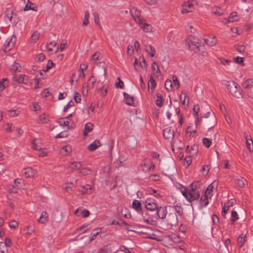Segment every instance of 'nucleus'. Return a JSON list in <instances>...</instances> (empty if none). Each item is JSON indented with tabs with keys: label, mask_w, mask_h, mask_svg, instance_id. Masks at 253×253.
Here are the masks:
<instances>
[{
	"label": "nucleus",
	"mask_w": 253,
	"mask_h": 253,
	"mask_svg": "<svg viewBox=\"0 0 253 253\" xmlns=\"http://www.w3.org/2000/svg\"><path fill=\"white\" fill-rule=\"evenodd\" d=\"M214 182L210 184L207 187V188L205 192V194L207 196H209L210 198H211L213 195L212 192H213V190L214 189Z\"/></svg>",
	"instance_id": "7c9ffc66"
},
{
	"label": "nucleus",
	"mask_w": 253,
	"mask_h": 253,
	"mask_svg": "<svg viewBox=\"0 0 253 253\" xmlns=\"http://www.w3.org/2000/svg\"><path fill=\"white\" fill-rule=\"evenodd\" d=\"M152 69L153 71L154 76L159 77L161 75V71L159 68L158 64L156 62H154L152 65Z\"/></svg>",
	"instance_id": "b1692460"
},
{
	"label": "nucleus",
	"mask_w": 253,
	"mask_h": 253,
	"mask_svg": "<svg viewBox=\"0 0 253 253\" xmlns=\"http://www.w3.org/2000/svg\"><path fill=\"white\" fill-rule=\"evenodd\" d=\"M88 81L90 83V84H89L88 86H87V87L93 88L94 86L95 83L96 82V79L95 77L93 75H92L89 79Z\"/></svg>",
	"instance_id": "a19ab883"
},
{
	"label": "nucleus",
	"mask_w": 253,
	"mask_h": 253,
	"mask_svg": "<svg viewBox=\"0 0 253 253\" xmlns=\"http://www.w3.org/2000/svg\"><path fill=\"white\" fill-rule=\"evenodd\" d=\"M213 13L217 15L220 16L222 14V10L220 7H216L213 9Z\"/></svg>",
	"instance_id": "4d7b16f0"
},
{
	"label": "nucleus",
	"mask_w": 253,
	"mask_h": 253,
	"mask_svg": "<svg viewBox=\"0 0 253 253\" xmlns=\"http://www.w3.org/2000/svg\"><path fill=\"white\" fill-rule=\"evenodd\" d=\"M196 3H197L196 0H188L184 1L181 6V13L186 14L192 12L194 9V5Z\"/></svg>",
	"instance_id": "20e7f679"
},
{
	"label": "nucleus",
	"mask_w": 253,
	"mask_h": 253,
	"mask_svg": "<svg viewBox=\"0 0 253 253\" xmlns=\"http://www.w3.org/2000/svg\"><path fill=\"white\" fill-rule=\"evenodd\" d=\"M65 119L62 118L60 119L58 123L59 124L60 126H67L68 129L70 128L69 126V122L68 120H65Z\"/></svg>",
	"instance_id": "58836bf2"
},
{
	"label": "nucleus",
	"mask_w": 253,
	"mask_h": 253,
	"mask_svg": "<svg viewBox=\"0 0 253 253\" xmlns=\"http://www.w3.org/2000/svg\"><path fill=\"white\" fill-rule=\"evenodd\" d=\"M247 182L246 179L241 177L237 179V185L240 187H244L247 184Z\"/></svg>",
	"instance_id": "e433bc0d"
},
{
	"label": "nucleus",
	"mask_w": 253,
	"mask_h": 253,
	"mask_svg": "<svg viewBox=\"0 0 253 253\" xmlns=\"http://www.w3.org/2000/svg\"><path fill=\"white\" fill-rule=\"evenodd\" d=\"M185 151L188 155L194 156L196 155L198 152V146L195 144H194L190 147L189 145H187Z\"/></svg>",
	"instance_id": "f3484780"
},
{
	"label": "nucleus",
	"mask_w": 253,
	"mask_h": 253,
	"mask_svg": "<svg viewBox=\"0 0 253 253\" xmlns=\"http://www.w3.org/2000/svg\"><path fill=\"white\" fill-rule=\"evenodd\" d=\"M94 125L91 123H87L84 125V131L83 135L85 136H87L88 133L91 131L93 129Z\"/></svg>",
	"instance_id": "5701e85b"
},
{
	"label": "nucleus",
	"mask_w": 253,
	"mask_h": 253,
	"mask_svg": "<svg viewBox=\"0 0 253 253\" xmlns=\"http://www.w3.org/2000/svg\"><path fill=\"white\" fill-rule=\"evenodd\" d=\"M54 65V64L51 61V60H49L48 61V63L47 64L46 69L43 70L44 72L48 71L50 69H51L53 66Z\"/></svg>",
	"instance_id": "680f3d73"
},
{
	"label": "nucleus",
	"mask_w": 253,
	"mask_h": 253,
	"mask_svg": "<svg viewBox=\"0 0 253 253\" xmlns=\"http://www.w3.org/2000/svg\"><path fill=\"white\" fill-rule=\"evenodd\" d=\"M203 118V122L206 126L209 128V130L214 127L216 125V118L214 113L208 112L205 114Z\"/></svg>",
	"instance_id": "7ed1b4c3"
},
{
	"label": "nucleus",
	"mask_w": 253,
	"mask_h": 253,
	"mask_svg": "<svg viewBox=\"0 0 253 253\" xmlns=\"http://www.w3.org/2000/svg\"><path fill=\"white\" fill-rule=\"evenodd\" d=\"M164 99L163 98V97L162 95L160 93H157L156 94L155 96V103L156 105L159 107H161L163 106L164 102Z\"/></svg>",
	"instance_id": "412c9836"
},
{
	"label": "nucleus",
	"mask_w": 253,
	"mask_h": 253,
	"mask_svg": "<svg viewBox=\"0 0 253 253\" xmlns=\"http://www.w3.org/2000/svg\"><path fill=\"white\" fill-rule=\"evenodd\" d=\"M74 214L78 216L82 215L83 217L85 218L89 215L90 212L87 210H82V208H79L74 211Z\"/></svg>",
	"instance_id": "4468645a"
},
{
	"label": "nucleus",
	"mask_w": 253,
	"mask_h": 253,
	"mask_svg": "<svg viewBox=\"0 0 253 253\" xmlns=\"http://www.w3.org/2000/svg\"><path fill=\"white\" fill-rule=\"evenodd\" d=\"M48 220V214L45 211L42 212L41 215L38 219V222L40 223H44Z\"/></svg>",
	"instance_id": "473e14b6"
},
{
	"label": "nucleus",
	"mask_w": 253,
	"mask_h": 253,
	"mask_svg": "<svg viewBox=\"0 0 253 253\" xmlns=\"http://www.w3.org/2000/svg\"><path fill=\"white\" fill-rule=\"evenodd\" d=\"M171 239L174 243H180L181 241L180 237L175 234L171 235Z\"/></svg>",
	"instance_id": "052dcab7"
},
{
	"label": "nucleus",
	"mask_w": 253,
	"mask_h": 253,
	"mask_svg": "<svg viewBox=\"0 0 253 253\" xmlns=\"http://www.w3.org/2000/svg\"><path fill=\"white\" fill-rule=\"evenodd\" d=\"M232 62L230 60L226 59L223 58H220L218 59V63L222 64L223 65H229Z\"/></svg>",
	"instance_id": "c03bdc74"
},
{
	"label": "nucleus",
	"mask_w": 253,
	"mask_h": 253,
	"mask_svg": "<svg viewBox=\"0 0 253 253\" xmlns=\"http://www.w3.org/2000/svg\"><path fill=\"white\" fill-rule=\"evenodd\" d=\"M13 79L20 84H27L29 82V77L23 74L17 76L16 74H13Z\"/></svg>",
	"instance_id": "1a4fd4ad"
},
{
	"label": "nucleus",
	"mask_w": 253,
	"mask_h": 253,
	"mask_svg": "<svg viewBox=\"0 0 253 253\" xmlns=\"http://www.w3.org/2000/svg\"><path fill=\"white\" fill-rule=\"evenodd\" d=\"M37 140L36 139H34L33 141H32V148L33 149V150H38L39 149H41V145H39V143H36Z\"/></svg>",
	"instance_id": "3c124183"
},
{
	"label": "nucleus",
	"mask_w": 253,
	"mask_h": 253,
	"mask_svg": "<svg viewBox=\"0 0 253 253\" xmlns=\"http://www.w3.org/2000/svg\"><path fill=\"white\" fill-rule=\"evenodd\" d=\"M16 36H15L14 35H13L12 36V37L10 38V39L7 40L4 43V50L5 51V50L6 49V48H12L13 46H14V45H15V43L16 42Z\"/></svg>",
	"instance_id": "dca6fc26"
},
{
	"label": "nucleus",
	"mask_w": 253,
	"mask_h": 253,
	"mask_svg": "<svg viewBox=\"0 0 253 253\" xmlns=\"http://www.w3.org/2000/svg\"><path fill=\"white\" fill-rule=\"evenodd\" d=\"M101 145L100 140L96 139L88 146L87 148L90 151H93L101 146Z\"/></svg>",
	"instance_id": "aec40b11"
},
{
	"label": "nucleus",
	"mask_w": 253,
	"mask_h": 253,
	"mask_svg": "<svg viewBox=\"0 0 253 253\" xmlns=\"http://www.w3.org/2000/svg\"><path fill=\"white\" fill-rule=\"evenodd\" d=\"M246 253H253V243L248 247Z\"/></svg>",
	"instance_id": "774afa93"
},
{
	"label": "nucleus",
	"mask_w": 253,
	"mask_h": 253,
	"mask_svg": "<svg viewBox=\"0 0 253 253\" xmlns=\"http://www.w3.org/2000/svg\"><path fill=\"white\" fill-rule=\"evenodd\" d=\"M114 246L112 244H109L100 248L97 253H109L112 251Z\"/></svg>",
	"instance_id": "6ab92c4d"
},
{
	"label": "nucleus",
	"mask_w": 253,
	"mask_h": 253,
	"mask_svg": "<svg viewBox=\"0 0 253 253\" xmlns=\"http://www.w3.org/2000/svg\"><path fill=\"white\" fill-rule=\"evenodd\" d=\"M74 99L76 102L80 103L81 101V95L79 93L76 92L74 94Z\"/></svg>",
	"instance_id": "69168bd1"
},
{
	"label": "nucleus",
	"mask_w": 253,
	"mask_h": 253,
	"mask_svg": "<svg viewBox=\"0 0 253 253\" xmlns=\"http://www.w3.org/2000/svg\"><path fill=\"white\" fill-rule=\"evenodd\" d=\"M101 231V228H98L96 229H95L93 230V231L90 234V236L89 237V240L90 241H92L94 240L96 236L99 235V234Z\"/></svg>",
	"instance_id": "72a5a7b5"
},
{
	"label": "nucleus",
	"mask_w": 253,
	"mask_h": 253,
	"mask_svg": "<svg viewBox=\"0 0 253 253\" xmlns=\"http://www.w3.org/2000/svg\"><path fill=\"white\" fill-rule=\"evenodd\" d=\"M182 187L181 192L185 198V199L189 202L194 201L197 199H198L200 197V192H196L195 191H191L185 187L180 185Z\"/></svg>",
	"instance_id": "f03ea898"
},
{
	"label": "nucleus",
	"mask_w": 253,
	"mask_h": 253,
	"mask_svg": "<svg viewBox=\"0 0 253 253\" xmlns=\"http://www.w3.org/2000/svg\"><path fill=\"white\" fill-rule=\"evenodd\" d=\"M124 98L126 103L129 105L132 106L134 105V97L130 96L126 92H124Z\"/></svg>",
	"instance_id": "bb28decb"
},
{
	"label": "nucleus",
	"mask_w": 253,
	"mask_h": 253,
	"mask_svg": "<svg viewBox=\"0 0 253 253\" xmlns=\"http://www.w3.org/2000/svg\"><path fill=\"white\" fill-rule=\"evenodd\" d=\"M39 118L42 123H46L48 121V118L46 116L45 114H41Z\"/></svg>",
	"instance_id": "8fccbe9b"
},
{
	"label": "nucleus",
	"mask_w": 253,
	"mask_h": 253,
	"mask_svg": "<svg viewBox=\"0 0 253 253\" xmlns=\"http://www.w3.org/2000/svg\"><path fill=\"white\" fill-rule=\"evenodd\" d=\"M201 185H202V183L200 181H194L192 183H191L190 185V186L196 187V188H197L199 190V189L201 188Z\"/></svg>",
	"instance_id": "6e6d98bb"
},
{
	"label": "nucleus",
	"mask_w": 253,
	"mask_h": 253,
	"mask_svg": "<svg viewBox=\"0 0 253 253\" xmlns=\"http://www.w3.org/2000/svg\"><path fill=\"white\" fill-rule=\"evenodd\" d=\"M187 97V96L186 93L184 91H182L181 94L180 95V99L183 105L185 104V101Z\"/></svg>",
	"instance_id": "13d9d810"
},
{
	"label": "nucleus",
	"mask_w": 253,
	"mask_h": 253,
	"mask_svg": "<svg viewBox=\"0 0 253 253\" xmlns=\"http://www.w3.org/2000/svg\"><path fill=\"white\" fill-rule=\"evenodd\" d=\"M157 210V214L158 216L161 219H165L167 214V209L166 206L158 207Z\"/></svg>",
	"instance_id": "9b49d317"
},
{
	"label": "nucleus",
	"mask_w": 253,
	"mask_h": 253,
	"mask_svg": "<svg viewBox=\"0 0 253 253\" xmlns=\"http://www.w3.org/2000/svg\"><path fill=\"white\" fill-rule=\"evenodd\" d=\"M82 163L80 162H74L70 164L69 168L72 172L79 169L82 167Z\"/></svg>",
	"instance_id": "393cba45"
},
{
	"label": "nucleus",
	"mask_w": 253,
	"mask_h": 253,
	"mask_svg": "<svg viewBox=\"0 0 253 253\" xmlns=\"http://www.w3.org/2000/svg\"><path fill=\"white\" fill-rule=\"evenodd\" d=\"M20 68V66L19 63L15 62L12 66L11 69L15 72H20V70L19 69Z\"/></svg>",
	"instance_id": "5fc2aeb1"
},
{
	"label": "nucleus",
	"mask_w": 253,
	"mask_h": 253,
	"mask_svg": "<svg viewBox=\"0 0 253 253\" xmlns=\"http://www.w3.org/2000/svg\"><path fill=\"white\" fill-rule=\"evenodd\" d=\"M132 207L137 212H143L142 207H141V203L138 200H134L132 204Z\"/></svg>",
	"instance_id": "a878e982"
},
{
	"label": "nucleus",
	"mask_w": 253,
	"mask_h": 253,
	"mask_svg": "<svg viewBox=\"0 0 253 253\" xmlns=\"http://www.w3.org/2000/svg\"><path fill=\"white\" fill-rule=\"evenodd\" d=\"M246 240V235L243 234H241L237 239V244L239 248L242 247Z\"/></svg>",
	"instance_id": "cd10ccee"
},
{
	"label": "nucleus",
	"mask_w": 253,
	"mask_h": 253,
	"mask_svg": "<svg viewBox=\"0 0 253 253\" xmlns=\"http://www.w3.org/2000/svg\"><path fill=\"white\" fill-rule=\"evenodd\" d=\"M90 16L89 12L88 11H85L84 13V16L83 22V26H87L89 23L88 19Z\"/></svg>",
	"instance_id": "4c0bfd02"
},
{
	"label": "nucleus",
	"mask_w": 253,
	"mask_h": 253,
	"mask_svg": "<svg viewBox=\"0 0 253 253\" xmlns=\"http://www.w3.org/2000/svg\"><path fill=\"white\" fill-rule=\"evenodd\" d=\"M209 196L206 195H204V196H202L200 199V203L202 207H206L209 204L208 199L209 198Z\"/></svg>",
	"instance_id": "f704fd0d"
},
{
	"label": "nucleus",
	"mask_w": 253,
	"mask_h": 253,
	"mask_svg": "<svg viewBox=\"0 0 253 253\" xmlns=\"http://www.w3.org/2000/svg\"><path fill=\"white\" fill-rule=\"evenodd\" d=\"M242 86L243 88L248 89L249 90L253 88V81L252 79H249L243 83Z\"/></svg>",
	"instance_id": "4be33fe9"
},
{
	"label": "nucleus",
	"mask_w": 253,
	"mask_h": 253,
	"mask_svg": "<svg viewBox=\"0 0 253 253\" xmlns=\"http://www.w3.org/2000/svg\"><path fill=\"white\" fill-rule=\"evenodd\" d=\"M145 207L148 211H154L158 209V205L155 200L147 199L145 201Z\"/></svg>",
	"instance_id": "0eeeda50"
},
{
	"label": "nucleus",
	"mask_w": 253,
	"mask_h": 253,
	"mask_svg": "<svg viewBox=\"0 0 253 253\" xmlns=\"http://www.w3.org/2000/svg\"><path fill=\"white\" fill-rule=\"evenodd\" d=\"M118 80H119V82L116 84V87L121 89L123 88L124 86V82L121 80L120 77L118 78Z\"/></svg>",
	"instance_id": "e2e57ef3"
},
{
	"label": "nucleus",
	"mask_w": 253,
	"mask_h": 253,
	"mask_svg": "<svg viewBox=\"0 0 253 253\" xmlns=\"http://www.w3.org/2000/svg\"><path fill=\"white\" fill-rule=\"evenodd\" d=\"M244 136L246 139L247 147L250 152H253V141L251 135L245 133Z\"/></svg>",
	"instance_id": "ddd939ff"
},
{
	"label": "nucleus",
	"mask_w": 253,
	"mask_h": 253,
	"mask_svg": "<svg viewBox=\"0 0 253 253\" xmlns=\"http://www.w3.org/2000/svg\"><path fill=\"white\" fill-rule=\"evenodd\" d=\"M56 45V43L54 41L51 42L48 44L46 45V48L49 51H52L53 48L52 47H55Z\"/></svg>",
	"instance_id": "603ef678"
},
{
	"label": "nucleus",
	"mask_w": 253,
	"mask_h": 253,
	"mask_svg": "<svg viewBox=\"0 0 253 253\" xmlns=\"http://www.w3.org/2000/svg\"><path fill=\"white\" fill-rule=\"evenodd\" d=\"M38 151L39 152L38 154L40 157H43L46 156L47 152L45 149L41 148V149H39Z\"/></svg>",
	"instance_id": "0e129e2a"
},
{
	"label": "nucleus",
	"mask_w": 253,
	"mask_h": 253,
	"mask_svg": "<svg viewBox=\"0 0 253 253\" xmlns=\"http://www.w3.org/2000/svg\"><path fill=\"white\" fill-rule=\"evenodd\" d=\"M23 171V175L26 178L32 177L35 174V171L31 167L25 168Z\"/></svg>",
	"instance_id": "a211bd4d"
},
{
	"label": "nucleus",
	"mask_w": 253,
	"mask_h": 253,
	"mask_svg": "<svg viewBox=\"0 0 253 253\" xmlns=\"http://www.w3.org/2000/svg\"><path fill=\"white\" fill-rule=\"evenodd\" d=\"M239 219V216L237 212L236 211H233L231 212V217L230 218V222L232 225H234L236 221Z\"/></svg>",
	"instance_id": "c9c22d12"
},
{
	"label": "nucleus",
	"mask_w": 253,
	"mask_h": 253,
	"mask_svg": "<svg viewBox=\"0 0 253 253\" xmlns=\"http://www.w3.org/2000/svg\"><path fill=\"white\" fill-rule=\"evenodd\" d=\"M204 42L208 46H213L217 42V40L215 36H210L204 39Z\"/></svg>",
	"instance_id": "f8f14e48"
},
{
	"label": "nucleus",
	"mask_w": 253,
	"mask_h": 253,
	"mask_svg": "<svg viewBox=\"0 0 253 253\" xmlns=\"http://www.w3.org/2000/svg\"><path fill=\"white\" fill-rule=\"evenodd\" d=\"M165 87L167 90H171L172 87V83L170 80H167L165 82Z\"/></svg>",
	"instance_id": "de8ad7c7"
},
{
	"label": "nucleus",
	"mask_w": 253,
	"mask_h": 253,
	"mask_svg": "<svg viewBox=\"0 0 253 253\" xmlns=\"http://www.w3.org/2000/svg\"><path fill=\"white\" fill-rule=\"evenodd\" d=\"M202 142L204 145L207 148H210L211 144V139L204 137L202 139Z\"/></svg>",
	"instance_id": "79ce46f5"
},
{
	"label": "nucleus",
	"mask_w": 253,
	"mask_h": 253,
	"mask_svg": "<svg viewBox=\"0 0 253 253\" xmlns=\"http://www.w3.org/2000/svg\"><path fill=\"white\" fill-rule=\"evenodd\" d=\"M156 84L153 78L152 75H151L149 82H148V88L151 90L152 93L154 91V88L156 87Z\"/></svg>",
	"instance_id": "c85d7f7f"
},
{
	"label": "nucleus",
	"mask_w": 253,
	"mask_h": 253,
	"mask_svg": "<svg viewBox=\"0 0 253 253\" xmlns=\"http://www.w3.org/2000/svg\"><path fill=\"white\" fill-rule=\"evenodd\" d=\"M226 87L230 93L236 98H239L241 96L242 89L240 85L234 81H228Z\"/></svg>",
	"instance_id": "f257e3e1"
},
{
	"label": "nucleus",
	"mask_w": 253,
	"mask_h": 253,
	"mask_svg": "<svg viewBox=\"0 0 253 253\" xmlns=\"http://www.w3.org/2000/svg\"><path fill=\"white\" fill-rule=\"evenodd\" d=\"M8 113L10 117H15L20 114V111L18 110H9L8 111Z\"/></svg>",
	"instance_id": "ea45409f"
},
{
	"label": "nucleus",
	"mask_w": 253,
	"mask_h": 253,
	"mask_svg": "<svg viewBox=\"0 0 253 253\" xmlns=\"http://www.w3.org/2000/svg\"><path fill=\"white\" fill-rule=\"evenodd\" d=\"M119 251L124 252L125 253H132L128 248L124 245L121 246L119 248V249L116 252V253L119 252Z\"/></svg>",
	"instance_id": "49530a36"
},
{
	"label": "nucleus",
	"mask_w": 253,
	"mask_h": 253,
	"mask_svg": "<svg viewBox=\"0 0 253 253\" xmlns=\"http://www.w3.org/2000/svg\"><path fill=\"white\" fill-rule=\"evenodd\" d=\"M155 165L149 158L145 159L141 163L142 170L145 172H149L151 169H154Z\"/></svg>",
	"instance_id": "39448f33"
},
{
	"label": "nucleus",
	"mask_w": 253,
	"mask_h": 253,
	"mask_svg": "<svg viewBox=\"0 0 253 253\" xmlns=\"http://www.w3.org/2000/svg\"><path fill=\"white\" fill-rule=\"evenodd\" d=\"M90 172V169L89 168H83L81 169L80 172L83 175H86L89 173Z\"/></svg>",
	"instance_id": "864d4df0"
},
{
	"label": "nucleus",
	"mask_w": 253,
	"mask_h": 253,
	"mask_svg": "<svg viewBox=\"0 0 253 253\" xmlns=\"http://www.w3.org/2000/svg\"><path fill=\"white\" fill-rule=\"evenodd\" d=\"M99 90L101 91V93L103 97H104L106 95L107 93V87L104 85L101 88L99 89Z\"/></svg>",
	"instance_id": "bf43d9fd"
},
{
	"label": "nucleus",
	"mask_w": 253,
	"mask_h": 253,
	"mask_svg": "<svg viewBox=\"0 0 253 253\" xmlns=\"http://www.w3.org/2000/svg\"><path fill=\"white\" fill-rule=\"evenodd\" d=\"M70 184L72 185V186H66L64 188V190L66 192L69 193L73 191L75 189V186L74 185V183L73 182H71Z\"/></svg>",
	"instance_id": "09e8293b"
},
{
	"label": "nucleus",
	"mask_w": 253,
	"mask_h": 253,
	"mask_svg": "<svg viewBox=\"0 0 253 253\" xmlns=\"http://www.w3.org/2000/svg\"><path fill=\"white\" fill-rule=\"evenodd\" d=\"M39 36L40 34L38 31L34 32L30 38V42L32 43H36L38 41Z\"/></svg>",
	"instance_id": "c756f323"
},
{
	"label": "nucleus",
	"mask_w": 253,
	"mask_h": 253,
	"mask_svg": "<svg viewBox=\"0 0 253 253\" xmlns=\"http://www.w3.org/2000/svg\"><path fill=\"white\" fill-rule=\"evenodd\" d=\"M87 68V65L85 63H82L80 65V70H81V73L83 74V78H84L85 74L84 71L86 70Z\"/></svg>",
	"instance_id": "37998d69"
},
{
	"label": "nucleus",
	"mask_w": 253,
	"mask_h": 253,
	"mask_svg": "<svg viewBox=\"0 0 253 253\" xmlns=\"http://www.w3.org/2000/svg\"><path fill=\"white\" fill-rule=\"evenodd\" d=\"M163 135L166 139L173 140L174 136V130L171 127H167L163 131Z\"/></svg>",
	"instance_id": "9d476101"
},
{
	"label": "nucleus",
	"mask_w": 253,
	"mask_h": 253,
	"mask_svg": "<svg viewBox=\"0 0 253 253\" xmlns=\"http://www.w3.org/2000/svg\"><path fill=\"white\" fill-rule=\"evenodd\" d=\"M138 24L145 32H150L152 30V26L150 24L146 23L144 19L139 22Z\"/></svg>",
	"instance_id": "2eb2a0df"
},
{
	"label": "nucleus",
	"mask_w": 253,
	"mask_h": 253,
	"mask_svg": "<svg viewBox=\"0 0 253 253\" xmlns=\"http://www.w3.org/2000/svg\"><path fill=\"white\" fill-rule=\"evenodd\" d=\"M165 218L168 226L170 227L176 225L178 222L177 216L174 212L169 213Z\"/></svg>",
	"instance_id": "423d86ee"
},
{
	"label": "nucleus",
	"mask_w": 253,
	"mask_h": 253,
	"mask_svg": "<svg viewBox=\"0 0 253 253\" xmlns=\"http://www.w3.org/2000/svg\"><path fill=\"white\" fill-rule=\"evenodd\" d=\"M145 50L151 57H154L155 56L156 50L152 45L150 44L145 45Z\"/></svg>",
	"instance_id": "2f4dec72"
},
{
	"label": "nucleus",
	"mask_w": 253,
	"mask_h": 253,
	"mask_svg": "<svg viewBox=\"0 0 253 253\" xmlns=\"http://www.w3.org/2000/svg\"><path fill=\"white\" fill-rule=\"evenodd\" d=\"M24 230L25 231L26 234L28 235H30L34 232V229L29 226H26Z\"/></svg>",
	"instance_id": "338daca9"
},
{
	"label": "nucleus",
	"mask_w": 253,
	"mask_h": 253,
	"mask_svg": "<svg viewBox=\"0 0 253 253\" xmlns=\"http://www.w3.org/2000/svg\"><path fill=\"white\" fill-rule=\"evenodd\" d=\"M93 16L94 17V20L95 23L99 26H101L100 23V18L98 13L97 12H94L93 13Z\"/></svg>",
	"instance_id": "a18cd8bd"
},
{
	"label": "nucleus",
	"mask_w": 253,
	"mask_h": 253,
	"mask_svg": "<svg viewBox=\"0 0 253 253\" xmlns=\"http://www.w3.org/2000/svg\"><path fill=\"white\" fill-rule=\"evenodd\" d=\"M130 12L133 19L137 24L143 19L141 16L140 11L135 8H132L130 10Z\"/></svg>",
	"instance_id": "6e6552de"
}]
</instances>
